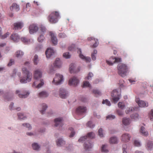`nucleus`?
I'll use <instances>...</instances> for the list:
<instances>
[{
    "label": "nucleus",
    "mask_w": 153,
    "mask_h": 153,
    "mask_svg": "<svg viewBox=\"0 0 153 153\" xmlns=\"http://www.w3.org/2000/svg\"><path fill=\"white\" fill-rule=\"evenodd\" d=\"M42 76V72L39 69L36 70L34 72L33 77L36 79L32 85L33 87H35L39 88L41 87L44 84L43 80L42 79H39Z\"/></svg>",
    "instance_id": "obj_1"
},
{
    "label": "nucleus",
    "mask_w": 153,
    "mask_h": 153,
    "mask_svg": "<svg viewBox=\"0 0 153 153\" xmlns=\"http://www.w3.org/2000/svg\"><path fill=\"white\" fill-rule=\"evenodd\" d=\"M22 73L23 76L20 80L21 83H25L31 81L32 77V74L26 68H22Z\"/></svg>",
    "instance_id": "obj_2"
},
{
    "label": "nucleus",
    "mask_w": 153,
    "mask_h": 153,
    "mask_svg": "<svg viewBox=\"0 0 153 153\" xmlns=\"http://www.w3.org/2000/svg\"><path fill=\"white\" fill-rule=\"evenodd\" d=\"M59 17V12L58 11H54L51 12L48 16V19L50 23L54 24L57 22L58 19Z\"/></svg>",
    "instance_id": "obj_3"
},
{
    "label": "nucleus",
    "mask_w": 153,
    "mask_h": 153,
    "mask_svg": "<svg viewBox=\"0 0 153 153\" xmlns=\"http://www.w3.org/2000/svg\"><path fill=\"white\" fill-rule=\"evenodd\" d=\"M117 69L119 75L122 77L126 76V74L128 71V68L127 65L122 63L118 64Z\"/></svg>",
    "instance_id": "obj_4"
},
{
    "label": "nucleus",
    "mask_w": 153,
    "mask_h": 153,
    "mask_svg": "<svg viewBox=\"0 0 153 153\" xmlns=\"http://www.w3.org/2000/svg\"><path fill=\"white\" fill-rule=\"evenodd\" d=\"M120 90L115 89L113 90L111 93V96L112 97V100L113 102L114 103H116L120 99Z\"/></svg>",
    "instance_id": "obj_5"
},
{
    "label": "nucleus",
    "mask_w": 153,
    "mask_h": 153,
    "mask_svg": "<svg viewBox=\"0 0 153 153\" xmlns=\"http://www.w3.org/2000/svg\"><path fill=\"white\" fill-rule=\"evenodd\" d=\"M63 80V77L62 75L56 74L55 77L52 81V83L56 85L60 84Z\"/></svg>",
    "instance_id": "obj_6"
},
{
    "label": "nucleus",
    "mask_w": 153,
    "mask_h": 153,
    "mask_svg": "<svg viewBox=\"0 0 153 153\" xmlns=\"http://www.w3.org/2000/svg\"><path fill=\"white\" fill-rule=\"evenodd\" d=\"M62 65V62L59 58H56L53 63V67L51 65L50 67L51 72H52L55 70V68H60Z\"/></svg>",
    "instance_id": "obj_7"
},
{
    "label": "nucleus",
    "mask_w": 153,
    "mask_h": 153,
    "mask_svg": "<svg viewBox=\"0 0 153 153\" xmlns=\"http://www.w3.org/2000/svg\"><path fill=\"white\" fill-rule=\"evenodd\" d=\"M87 108L86 107L84 106H79L78 107L76 110V114L80 115L86 112Z\"/></svg>",
    "instance_id": "obj_8"
},
{
    "label": "nucleus",
    "mask_w": 153,
    "mask_h": 153,
    "mask_svg": "<svg viewBox=\"0 0 153 153\" xmlns=\"http://www.w3.org/2000/svg\"><path fill=\"white\" fill-rule=\"evenodd\" d=\"M95 134L92 132H89L88 133L87 136H84L81 137L78 140L79 142H82L83 141H85L87 139V138L92 139L94 137Z\"/></svg>",
    "instance_id": "obj_9"
},
{
    "label": "nucleus",
    "mask_w": 153,
    "mask_h": 153,
    "mask_svg": "<svg viewBox=\"0 0 153 153\" xmlns=\"http://www.w3.org/2000/svg\"><path fill=\"white\" fill-rule=\"evenodd\" d=\"M79 83V80L76 77L74 76L69 79L68 84L70 85H72L76 86Z\"/></svg>",
    "instance_id": "obj_10"
},
{
    "label": "nucleus",
    "mask_w": 153,
    "mask_h": 153,
    "mask_svg": "<svg viewBox=\"0 0 153 153\" xmlns=\"http://www.w3.org/2000/svg\"><path fill=\"white\" fill-rule=\"evenodd\" d=\"M136 101L138 105L141 107H147L148 106V103L147 102L140 100V99L138 98H136Z\"/></svg>",
    "instance_id": "obj_11"
},
{
    "label": "nucleus",
    "mask_w": 153,
    "mask_h": 153,
    "mask_svg": "<svg viewBox=\"0 0 153 153\" xmlns=\"http://www.w3.org/2000/svg\"><path fill=\"white\" fill-rule=\"evenodd\" d=\"M55 125L56 127H62L63 125V121L62 118H58L54 120Z\"/></svg>",
    "instance_id": "obj_12"
},
{
    "label": "nucleus",
    "mask_w": 153,
    "mask_h": 153,
    "mask_svg": "<svg viewBox=\"0 0 153 153\" xmlns=\"http://www.w3.org/2000/svg\"><path fill=\"white\" fill-rule=\"evenodd\" d=\"M38 30V27L35 24L30 25L29 27V31L30 34H33Z\"/></svg>",
    "instance_id": "obj_13"
},
{
    "label": "nucleus",
    "mask_w": 153,
    "mask_h": 153,
    "mask_svg": "<svg viewBox=\"0 0 153 153\" xmlns=\"http://www.w3.org/2000/svg\"><path fill=\"white\" fill-rule=\"evenodd\" d=\"M131 137V136L128 134H124L122 135V141L124 142H127L129 141Z\"/></svg>",
    "instance_id": "obj_14"
},
{
    "label": "nucleus",
    "mask_w": 153,
    "mask_h": 153,
    "mask_svg": "<svg viewBox=\"0 0 153 153\" xmlns=\"http://www.w3.org/2000/svg\"><path fill=\"white\" fill-rule=\"evenodd\" d=\"M59 96L62 98H65L68 96V92L65 89L61 88L59 90Z\"/></svg>",
    "instance_id": "obj_15"
},
{
    "label": "nucleus",
    "mask_w": 153,
    "mask_h": 153,
    "mask_svg": "<svg viewBox=\"0 0 153 153\" xmlns=\"http://www.w3.org/2000/svg\"><path fill=\"white\" fill-rule=\"evenodd\" d=\"M78 53L79 54V56L81 59L84 60L86 62H89L91 61V59L90 57L85 56L81 54V51L80 49L79 50Z\"/></svg>",
    "instance_id": "obj_16"
},
{
    "label": "nucleus",
    "mask_w": 153,
    "mask_h": 153,
    "mask_svg": "<svg viewBox=\"0 0 153 153\" xmlns=\"http://www.w3.org/2000/svg\"><path fill=\"white\" fill-rule=\"evenodd\" d=\"M93 146L92 143H91L89 140H88L85 142L84 147L86 150H89L92 148Z\"/></svg>",
    "instance_id": "obj_17"
},
{
    "label": "nucleus",
    "mask_w": 153,
    "mask_h": 153,
    "mask_svg": "<svg viewBox=\"0 0 153 153\" xmlns=\"http://www.w3.org/2000/svg\"><path fill=\"white\" fill-rule=\"evenodd\" d=\"M23 24L21 22L15 23L13 25V30H17L21 29L23 27Z\"/></svg>",
    "instance_id": "obj_18"
},
{
    "label": "nucleus",
    "mask_w": 153,
    "mask_h": 153,
    "mask_svg": "<svg viewBox=\"0 0 153 153\" xmlns=\"http://www.w3.org/2000/svg\"><path fill=\"white\" fill-rule=\"evenodd\" d=\"M54 53V50L51 48H48L45 51L46 56L47 58H50Z\"/></svg>",
    "instance_id": "obj_19"
},
{
    "label": "nucleus",
    "mask_w": 153,
    "mask_h": 153,
    "mask_svg": "<svg viewBox=\"0 0 153 153\" xmlns=\"http://www.w3.org/2000/svg\"><path fill=\"white\" fill-rule=\"evenodd\" d=\"M50 35L51 36V41L52 43L54 45L57 44V40L56 36L52 32L50 33Z\"/></svg>",
    "instance_id": "obj_20"
},
{
    "label": "nucleus",
    "mask_w": 153,
    "mask_h": 153,
    "mask_svg": "<svg viewBox=\"0 0 153 153\" xmlns=\"http://www.w3.org/2000/svg\"><path fill=\"white\" fill-rule=\"evenodd\" d=\"M11 39L13 41L17 42L19 40V37L17 34L13 33L11 36Z\"/></svg>",
    "instance_id": "obj_21"
},
{
    "label": "nucleus",
    "mask_w": 153,
    "mask_h": 153,
    "mask_svg": "<svg viewBox=\"0 0 153 153\" xmlns=\"http://www.w3.org/2000/svg\"><path fill=\"white\" fill-rule=\"evenodd\" d=\"M10 10H15L16 11H18L19 10V5L16 4L14 3L12 4V6L10 7Z\"/></svg>",
    "instance_id": "obj_22"
},
{
    "label": "nucleus",
    "mask_w": 153,
    "mask_h": 153,
    "mask_svg": "<svg viewBox=\"0 0 153 153\" xmlns=\"http://www.w3.org/2000/svg\"><path fill=\"white\" fill-rule=\"evenodd\" d=\"M75 65L74 63H72L69 66V71L71 73H72L74 72H76L77 71H79L80 69H78V70L76 71L75 70Z\"/></svg>",
    "instance_id": "obj_23"
},
{
    "label": "nucleus",
    "mask_w": 153,
    "mask_h": 153,
    "mask_svg": "<svg viewBox=\"0 0 153 153\" xmlns=\"http://www.w3.org/2000/svg\"><path fill=\"white\" fill-rule=\"evenodd\" d=\"M48 94L47 92L42 91L39 93L38 96L40 98H44L48 97Z\"/></svg>",
    "instance_id": "obj_24"
},
{
    "label": "nucleus",
    "mask_w": 153,
    "mask_h": 153,
    "mask_svg": "<svg viewBox=\"0 0 153 153\" xmlns=\"http://www.w3.org/2000/svg\"><path fill=\"white\" fill-rule=\"evenodd\" d=\"M109 142L111 144H116L118 142V140L116 137H112L110 138Z\"/></svg>",
    "instance_id": "obj_25"
},
{
    "label": "nucleus",
    "mask_w": 153,
    "mask_h": 153,
    "mask_svg": "<svg viewBox=\"0 0 153 153\" xmlns=\"http://www.w3.org/2000/svg\"><path fill=\"white\" fill-rule=\"evenodd\" d=\"M65 144V142L62 138L59 139L56 141V144L58 146H63Z\"/></svg>",
    "instance_id": "obj_26"
},
{
    "label": "nucleus",
    "mask_w": 153,
    "mask_h": 153,
    "mask_svg": "<svg viewBox=\"0 0 153 153\" xmlns=\"http://www.w3.org/2000/svg\"><path fill=\"white\" fill-rule=\"evenodd\" d=\"M140 132L143 135L145 136H147L148 135V132L145 130V128L144 127L142 126L140 128Z\"/></svg>",
    "instance_id": "obj_27"
},
{
    "label": "nucleus",
    "mask_w": 153,
    "mask_h": 153,
    "mask_svg": "<svg viewBox=\"0 0 153 153\" xmlns=\"http://www.w3.org/2000/svg\"><path fill=\"white\" fill-rule=\"evenodd\" d=\"M123 123L125 125H127L129 124L130 121L129 118H123L122 120Z\"/></svg>",
    "instance_id": "obj_28"
},
{
    "label": "nucleus",
    "mask_w": 153,
    "mask_h": 153,
    "mask_svg": "<svg viewBox=\"0 0 153 153\" xmlns=\"http://www.w3.org/2000/svg\"><path fill=\"white\" fill-rule=\"evenodd\" d=\"M114 57H112L110 58L109 60H106V62L109 65H111L114 63V62H113V61H114Z\"/></svg>",
    "instance_id": "obj_29"
},
{
    "label": "nucleus",
    "mask_w": 153,
    "mask_h": 153,
    "mask_svg": "<svg viewBox=\"0 0 153 153\" xmlns=\"http://www.w3.org/2000/svg\"><path fill=\"white\" fill-rule=\"evenodd\" d=\"M153 146V141H149L147 143V148L148 150H151Z\"/></svg>",
    "instance_id": "obj_30"
},
{
    "label": "nucleus",
    "mask_w": 153,
    "mask_h": 153,
    "mask_svg": "<svg viewBox=\"0 0 153 153\" xmlns=\"http://www.w3.org/2000/svg\"><path fill=\"white\" fill-rule=\"evenodd\" d=\"M101 151L104 153H107L109 151L107 149V145H103L101 147Z\"/></svg>",
    "instance_id": "obj_31"
},
{
    "label": "nucleus",
    "mask_w": 153,
    "mask_h": 153,
    "mask_svg": "<svg viewBox=\"0 0 153 153\" xmlns=\"http://www.w3.org/2000/svg\"><path fill=\"white\" fill-rule=\"evenodd\" d=\"M24 54V53L20 51H18L16 52L15 55L16 57H21Z\"/></svg>",
    "instance_id": "obj_32"
},
{
    "label": "nucleus",
    "mask_w": 153,
    "mask_h": 153,
    "mask_svg": "<svg viewBox=\"0 0 153 153\" xmlns=\"http://www.w3.org/2000/svg\"><path fill=\"white\" fill-rule=\"evenodd\" d=\"M93 93L95 95V96L97 97L101 95V92L99 91L97 89L93 90Z\"/></svg>",
    "instance_id": "obj_33"
},
{
    "label": "nucleus",
    "mask_w": 153,
    "mask_h": 153,
    "mask_svg": "<svg viewBox=\"0 0 153 153\" xmlns=\"http://www.w3.org/2000/svg\"><path fill=\"white\" fill-rule=\"evenodd\" d=\"M9 35V33L7 32L5 34L1 35V28L0 27V37L1 36V39H4L6 38Z\"/></svg>",
    "instance_id": "obj_34"
},
{
    "label": "nucleus",
    "mask_w": 153,
    "mask_h": 153,
    "mask_svg": "<svg viewBox=\"0 0 153 153\" xmlns=\"http://www.w3.org/2000/svg\"><path fill=\"white\" fill-rule=\"evenodd\" d=\"M32 147L34 150H37L39 148L40 146L37 143H35L32 144Z\"/></svg>",
    "instance_id": "obj_35"
},
{
    "label": "nucleus",
    "mask_w": 153,
    "mask_h": 153,
    "mask_svg": "<svg viewBox=\"0 0 153 153\" xmlns=\"http://www.w3.org/2000/svg\"><path fill=\"white\" fill-rule=\"evenodd\" d=\"M89 87L91 88V85L89 84L88 81H84L83 82V87Z\"/></svg>",
    "instance_id": "obj_36"
},
{
    "label": "nucleus",
    "mask_w": 153,
    "mask_h": 153,
    "mask_svg": "<svg viewBox=\"0 0 153 153\" xmlns=\"http://www.w3.org/2000/svg\"><path fill=\"white\" fill-rule=\"evenodd\" d=\"M38 57L37 55H36L34 57L33 61L35 65H37L38 62Z\"/></svg>",
    "instance_id": "obj_37"
},
{
    "label": "nucleus",
    "mask_w": 153,
    "mask_h": 153,
    "mask_svg": "<svg viewBox=\"0 0 153 153\" xmlns=\"http://www.w3.org/2000/svg\"><path fill=\"white\" fill-rule=\"evenodd\" d=\"M29 93L28 92H27L26 94H19V97L21 98H25L27 97L29 95Z\"/></svg>",
    "instance_id": "obj_38"
},
{
    "label": "nucleus",
    "mask_w": 153,
    "mask_h": 153,
    "mask_svg": "<svg viewBox=\"0 0 153 153\" xmlns=\"http://www.w3.org/2000/svg\"><path fill=\"white\" fill-rule=\"evenodd\" d=\"M42 109L40 111V112L42 114H44V112L46 110L47 107L45 104H43L42 105Z\"/></svg>",
    "instance_id": "obj_39"
},
{
    "label": "nucleus",
    "mask_w": 153,
    "mask_h": 153,
    "mask_svg": "<svg viewBox=\"0 0 153 153\" xmlns=\"http://www.w3.org/2000/svg\"><path fill=\"white\" fill-rule=\"evenodd\" d=\"M102 103L103 104H105L106 105L109 106L111 105V103L107 99H106L105 100H103L102 102Z\"/></svg>",
    "instance_id": "obj_40"
},
{
    "label": "nucleus",
    "mask_w": 153,
    "mask_h": 153,
    "mask_svg": "<svg viewBox=\"0 0 153 153\" xmlns=\"http://www.w3.org/2000/svg\"><path fill=\"white\" fill-rule=\"evenodd\" d=\"M44 39L45 38L44 36L42 35H41L38 38V40L39 42H42L44 40Z\"/></svg>",
    "instance_id": "obj_41"
},
{
    "label": "nucleus",
    "mask_w": 153,
    "mask_h": 153,
    "mask_svg": "<svg viewBox=\"0 0 153 153\" xmlns=\"http://www.w3.org/2000/svg\"><path fill=\"white\" fill-rule=\"evenodd\" d=\"M18 117L20 119L24 120L25 118H26L25 116H24L23 114L22 113H19L18 114Z\"/></svg>",
    "instance_id": "obj_42"
},
{
    "label": "nucleus",
    "mask_w": 153,
    "mask_h": 153,
    "mask_svg": "<svg viewBox=\"0 0 153 153\" xmlns=\"http://www.w3.org/2000/svg\"><path fill=\"white\" fill-rule=\"evenodd\" d=\"M63 56L65 58L68 59L70 58L71 55L68 52H66L63 53Z\"/></svg>",
    "instance_id": "obj_43"
},
{
    "label": "nucleus",
    "mask_w": 153,
    "mask_h": 153,
    "mask_svg": "<svg viewBox=\"0 0 153 153\" xmlns=\"http://www.w3.org/2000/svg\"><path fill=\"white\" fill-rule=\"evenodd\" d=\"M115 117V116L114 115L111 114L108 115L106 117V120L109 119L110 120H111L114 119Z\"/></svg>",
    "instance_id": "obj_44"
},
{
    "label": "nucleus",
    "mask_w": 153,
    "mask_h": 153,
    "mask_svg": "<svg viewBox=\"0 0 153 153\" xmlns=\"http://www.w3.org/2000/svg\"><path fill=\"white\" fill-rule=\"evenodd\" d=\"M118 107L121 109H123L125 108V105L122 102H119L118 104Z\"/></svg>",
    "instance_id": "obj_45"
},
{
    "label": "nucleus",
    "mask_w": 153,
    "mask_h": 153,
    "mask_svg": "<svg viewBox=\"0 0 153 153\" xmlns=\"http://www.w3.org/2000/svg\"><path fill=\"white\" fill-rule=\"evenodd\" d=\"M139 115L137 114H135L131 115V117L132 119L136 120L138 118Z\"/></svg>",
    "instance_id": "obj_46"
},
{
    "label": "nucleus",
    "mask_w": 153,
    "mask_h": 153,
    "mask_svg": "<svg viewBox=\"0 0 153 153\" xmlns=\"http://www.w3.org/2000/svg\"><path fill=\"white\" fill-rule=\"evenodd\" d=\"M69 129L71 131V133L69 136V137H72L75 135V132L74 131L73 129L72 128H71Z\"/></svg>",
    "instance_id": "obj_47"
},
{
    "label": "nucleus",
    "mask_w": 153,
    "mask_h": 153,
    "mask_svg": "<svg viewBox=\"0 0 153 153\" xmlns=\"http://www.w3.org/2000/svg\"><path fill=\"white\" fill-rule=\"evenodd\" d=\"M95 41V43L91 46L92 48H95L97 47L98 45V42L97 39H94V40Z\"/></svg>",
    "instance_id": "obj_48"
},
{
    "label": "nucleus",
    "mask_w": 153,
    "mask_h": 153,
    "mask_svg": "<svg viewBox=\"0 0 153 153\" xmlns=\"http://www.w3.org/2000/svg\"><path fill=\"white\" fill-rule=\"evenodd\" d=\"M98 134L99 136L101 137H103V130L102 128H100L98 131Z\"/></svg>",
    "instance_id": "obj_49"
},
{
    "label": "nucleus",
    "mask_w": 153,
    "mask_h": 153,
    "mask_svg": "<svg viewBox=\"0 0 153 153\" xmlns=\"http://www.w3.org/2000/svg\"><path fill=\"white\" fill-rule=\"evenodd\" d=\"M14 63V60L13 59H11L10 60L9 63L7 64L8 66H10Z\"/></svg>",
    "instance_id": "obj_50"
},
{
    "label": "nucleus",
    "mask_w": 153,
    "mask_h": 153,
    "mask_svg": "<svg viewBox=\"0 0 153 153\" xmlns=\"http://www.w3.org/2000/svg\"><path fill=\"white\" fill-rule=\"evenodd\" d=\"M22 125L25 127H26L28 128V130H30L31 129V127L30 124L28 123H24L22 124Z\"/></svg>",
    "instance_id": "obj_51"
},
{
    "label": "nucleus",
    "mask_w": 153,
    "mask_h": 153,
    "mask_svg": "<svg viewBox=\"0 0 153 153\" xmlns=\"http://www.w3.org/2000/svg\"><path fill=\"white\" fill-rule=\"evenodd\" d=\"M134 144L136 146H140V143L137 140H135L134 141Z\"/></svg>",
    "instance_id": "obj_52"
},
{
    "label": "nucleus",
    "mask_w": 153,
    "mask_h": 153,
    "mask_svg": "<svg viewBox=\"0 0 153 153\" xmlns=\"http://www.w3.org/2000/svg\"><path fill=\"white\" fill-rule=\"evenodd\" d=\"M87 126L91 128H93L94 126L91 121H89L87 123Z\"/></svg>",
    "instance_id": "obj_53"
},
{
    "label": "nucleus",
    "mask_w": 153,
    "mask_h": 153,
    "mask_svg": "<svg viewBox=\"0 0 153 153\" xmlns=\"http://www.w3.org/2000/svg\"><path fill=\"white\" fill-rule=\"evenodd\" d=\"M21 40L24 43H27L29 41L25 37L21 38Z\"/></svg>",
    "instance_id": "obj_54"
},
{
    "label": "nucleus",
    "mask_w": 153,
    "mask_h": 153,
    "mask_svg": "<svg viewBox=\"0 0 153 153\" xmlns=\"http://www.w3.org/2000/svg\"><path fill=\"white\" fill-rule=\"evenodd\" d=\"M121 61V59L120 58L114 57V61H113V62H114V63L115 62H118Z\"/></svg>",
    "instance_id": "obj_55"
},
{
    "label": "nucleus",
    "mask_w": 153,
    "mask_h": 153,
    "mask_svg": "<svg viewBox=\"0 0 153 153\" xmlns=\"http://www.w3.org/2000/svg\"><path fill=\"white\" fill-rule=\"evenodd\" d=\"M59 37L60 38H65L66 36L64 33H59L58 35Z\"/></svg>",
    "instance_id": "obj_56"
},
{
    "label": "nucleus",
    "mask_w": 153,
    "mask_h": 153,
    "mask_svg": "<svg viewBox=\"0 0 153 153\" xmlns=\"http://www.w3.org/2000/svg\"><path fill=\"white\" fill-rule=\"evenodd\" d=\"M93 74L91 72H90L89 73L88 76L86 77V78L88 80H89L90 79V78L93 77Z\"/></svg>",
    "instance_id": "obj_57"
},
{
    "label": "nucleus",
    "mask_w": 153,
    "mask_h": 153,
    "mask_svg": "<svg viewBox=\"0 0 153 153\" xmlns=\"http://www.w3.org/2000/svg\"><path fill=\"white\" fill-rule=\"evenodd\" d=\"M75 47V45L74 44H72L68 47V50L69 51H73L74 50Z\"/></svg>",
    "instance_id": "obj_58"
},
{
    "label": "nucleus",
    "mask_w": 153,
    "mask_h": 153,
    "mask_svg": "<svg viewBox=\"0 0 153 153\" xmlns=\"http://www.w3.org/2000/svg\"><path fill=\"white\" fill-rule=\"evenodd\" d=\"M150 119L151 121L153 120V109L152 110L149 115Z\"/></svg>",
    "instance_id": "obj_59"
},
{
    "label": "nucleus",
    "mask_w": 153,
    "mask_h": 153,
    "mask_svg": "<svg viewBox=\"0 0 153 153\" xmlns=\"http://www.w3.org/2000/svg\"><path fill=\"white\" fill-rule=\"evenodd\" d=\"M46 28L45 27L43 26H42L40 27V30L42 32L44 33L46 30Z\"/></svg>",
    "instance_id": "obj_60"
},
{
    "label": "nucleus",
    "mask_w": 153,
    "mask_h": 153,
    "mask_svg": "<svg viewBox=\"0 0 153 153\" xmlns=\"http://www.w3.org/2000/svg\"><path fill=\"white\" fill-rule=\"evenodd\" d=\"M117 114L120 116H121L123 115V112L120 110H117Z\"/></svg>",
    "instance_id": "obj_61"
},
{
    "label": "nucleus",
    "mask_w": 153,
    "mask_h": 153,
    "mask_svg": "<svg viewBox=\"0 0 153 153\" xmlns=\"http://www.w3.org/2000/svg\"><path fill=\"white\" fill-rule=\"evenodd\" d=\"M133 110V108L131 107H130L128 108L127 109L126 111V113L128 114L130 112L132 111Z\"/></svg>",
    "instance_id": "obj_62"
},
{
    "label": "nucleus",
    "mask_w": 153,
    "mask_h": 153,
    "mask_svg": "<svg viewBox=\"0 0 153 153\" xmlns=\"http://www.w3.org/2000/svg\"><path fill=\"white\" fill-rule=\"evenodd\" d=\"M91 58L93 60H95L96 59V57L94 53H92L91 55Z\"/></svg>",
    "instance_id": "obj_63"
},
{
    "label": "nucleus",
    "mask_w": 153,
    "mask_h": 153,
    "mask_svg": "<svg viewBox=\"0 0 153 153\" xmlns=\"http://www.w3.org/2000/svg\"><path fill=\"white\" fill-rule=\"evenodd\" d=\"M94 39H95L93 37H88V41H91V40L94 41Z\"/></svg>",
    "instance_id": "obj_64"
}]
</instances>
